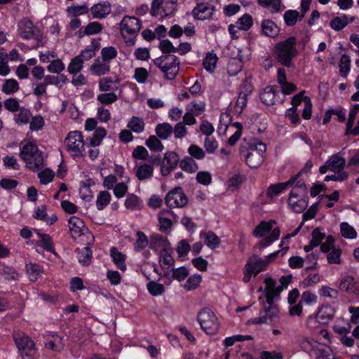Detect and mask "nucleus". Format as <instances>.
Instances as JSON below:
<instances>
[{
  "label": "nucleus",
  "mask_w": 359,
  "mask_h": 359,
  "mask_svg": "<svg viewBox=\"0 0 359 359\" xmlns=\"http://www.w3.org/2000/svg\"><path fill=\"white\" fill-rule=\"evenodd\" d=\"M151 243H154L155 244L162 245L165 249L168 245V241L166 238H163L162 236H154L152 237ZM160 264L162 267H169L170 266H172L175 263L174 259L165 250H163L160 254Z\"/></svg>",
  "instance_id": "14"
},
{
  "label": "nucleus",
  "mask_w": 359,
  "mask_h": 359,
  "mask_svg": "<svg viewBox=\"0 0 359 359\" xmlns=\"http://www.w3.org/2000/svg\"><path fill=\"white\" fill-rule=\"evenodd\" d=\"M144 121L137 116H133L127 124V127L135 133H141L144 129Z\"/></svg>",
  "instance_id": "33"
},
{
  "label": "nucleus",
  "mask_w": 359,
  "mask_h": 359,
  "mask_svg": "<svg viewBox=\"0 0 359 359\" xmlns=\"http://www.w3.org/2000/svg\"><path fill=\"white\" fill-rule=\"evenodd\" d=\"M149 76L148 71L143 67H138L135 69L134 78L139 83L146 82Z\"/></svg>",
  "instance_id": "62"
},
{
  "label": "nucleus",
  "mask_w": 359,
  "mask_h": 359,
  "mask_svg": "<svg viewBox=\"0 0 359 359\" xmlns=\"http://www.w3.org/2000/svg\"><path fill=\"white\" fill-rule=\"evenodd\" d=\"M20 156L26 163L27 167L32 171L39 170L43 165L42 152L32 142H28L23 146Z\"/></svg>",
  "instance_id": "4"
},
{
  "label": "nucleus",
  "mask_w": 359,
  "mask_h": 359,
  "mask_svg": "<svg viewBox=\"0 0 359 359\" xmlns=\"http://www.w3.org/2000/svg\"><path fill=\"white\" fill-rule=\"evenodd\" d=\"M47 69L50 73L59 74L65 69V65L60 59L54 60L47 67Z\"/></svg>",
  "instance_id": "61"
},
{
  "label": "nucleus",
  "mask_w": 359,
  "mask_h": 359,
  "mask_svg": "<svg viewBox=\"0 0 359 359\" xmlns=\"http://www.w3.org/2000/svg\"><path fill=\"white\" fill-rule=\"evenodd\" d=\"M68 223L69 231L74 239L84 233L85 224L80 218L72 216L69 218Z\"/></svg>",
  "instance_id": "20"
},
{
  "label": "nucleus",
  "mask_w": 359,
  "mask_h": 359,
  "mask_svg": "<svg viewBox=\"0 0 359 359\" xmlns=\"http://www.w3.org/2000/svg\"><path fill=\"white\" fill-rule=\"evenodd\" d=\"M198 320L201 328L208 334H213L218 330L217 317L209 309H203L198 313Z\"/></svg>",
  "instance_id": "7"
},
{
  "label": "nucleus",
  "mask_w": 359,
  "mask_h": 359,
  "mask_svg": "<svg viewBox=\"0 0 359 359\" xmlns=\"http://www.w3.org/2000/svg\"><path fill=\"white\" fill-rule=\"evenodd\" d=\"M295 181L296 177H292L286 182L271 184L267 189L266 196L269 198L278 196L289 186H292Z\"/></svg>",
  "instance_id": "24"
},
{
  "label": "nucleus",
  "mask_w": 359,
  "mask_h": 359,
  "mask_svg": "<svg viewBox=\"0 0 359 359\" xmlns=\"http://www.w3.org/2000/svg\"><path fill=\"white\" fill-rule=\"evenodd\" d=\"M280 236V230L278 228L274 229L271 233L264 239L260 241L255 246V248H262L269 246L273 241H276Z\"/></svg>",
  "instance_id": "36"
},
{
  "label": "nucleus",
  "mask_w": 359,
  "mask_h": 359,
  "mask_svg": "<svg viewBox=\"0 0 359 359\" xmlns=\"http://www.w3.org/2000/svg\"><path fill=\"white\" fill-rule=\"evenodd\" d=\"M214 12V7L208 3L198 4L192 11L193 15L198 20H206L212 17Z\"/></svg>",
  "instance_id": "19"
},
{
  "label": "nucleus",
  "mask_w": 359,
  "mask_h": 359,
  "mask_svg": "<svg viewBox=\"0 0 359 359\" xmlns=\"http://www.w3.org/2000/svg\"><path fill=\"white\" fill-rule=\"evenodd\" d=\"M341 233L343 237L347 239H355L357 238V232L355 229L347 222H342L340 224Z\"/></svg>",
  "instance_id": "46"
},
{
  "label": "nucleus",
  "mask_w": 359,
  "mask_h": 359,
  "mask_svg": "<svg viewBox=\"0 0 359 359\" xmlns=\"http://www.w3.org/2000/svg\"><path fill=\"white\" fill-rule=\"evenodd\" d=\"M339 289L348 294L359 296V281L351 276L346 275L340 280Z\"/></svg>",
  "instance_id": "15"
},
{
  "label": "nucleus",
  "mask_w": 359,
  "mask_h": 359,
  "mask_svg": "<svg viewBox=\"0 0 359 359\" xmlns=\"http://www.w3.org/2000/svg\"><path fill=\"white\" fill-rule=\"evenodd\" d=\"M0 275L8 280H15L18 278V273L16 271L8 266H0Z\"/></svg>",
  "instance_id": "44"
},
{
  "label": "nucleus",
  "mask_w": 359,
  "mask_h": 359,
  "mask_svg": "<svg viewBox=\"0 0 359 359\" xmlns=\"http://www.w3.org/2000/svg\"><path fill=\"white\" fill-rule=\"evenodd\" d=\"M118 99L114 93H102L97 96V100L104 104H110L116 102Z\"/></svg>",
  "instance_id": "60"
},
{
  "label": "nucleus",
  "mask_w": 359,
  "mask_h": 359,
  "mask_svg": "<svg viewBox=\"0 0 359 359\" xmlns=\"http://www.w3.org/2000/svg\"><path fill=\"white\" fill-rule=\"evenodd\" d=\"M177 4V0H153L151 8L152 16H168L173 13Z\"/></svg>",
  "instance_id": "8"
},
{
  "label": "nucleus",
  "mask_w": 359,
  "mask_h": 359,
  "mask_svg": "<svg viewBox=\"0 0 359 359\" xmlns=\"http://www.w3.org/2000/svg\"><path fill=\"white\" fill-rule=\"evenodd\" d=\"M107 132L103 128L95 129L93 136L90 138V144L92 147H96L101 144L102 140L105 137Z\"/></svg>",
  "instance_id": "48"
},
{
  "label": "nucleus",
  "mask_w": 359,
  "mask_h": 359,
  "mask_svg": "<svg viewBox=\"0 0 359 359\" xmlns=\"http://www.w3.org/2000/svg\"><path fill=\"white\" fill-rule=\"evenodd\" d=\"M196 181L201 184L208 186L212 182V176L208 171H200L196 175Z\"/></svg>",
  "instance_id": "63"
},
{
  "label": "nucleus",
  "mask_w": 359,
  "mask_h": 359,
  "mask_svg": "<svg viewBox=\"0 0 359 359\" xmlns=\"http://www.w3.org/2000/svg\"><path fill=\"white\" fill-rule=\"evenodd\" d=\"M13 338L23 359H33L36 354L34 341L22 332H16Z\"/></svg>",
  "instance_id": "5"
},
{
  "label": "nucleus",
  "mask_w": 359,
  "mask_h": 359,
  "mask_svg": "<svg viewBox=\"0 0 359 359\" xmlns=\"http://www.w3.org/2000/svg\"><path fill=\"white\" fill-rule=\"evenodd\" d=\"M27 272L31 280H36L38 276L43 273L40 265L36 264H29L26 266Z\"/></svg>",
  "instance_id": "54"
},
{
  "label": "nucleus",
  "mask_w": 359,
  "mask_h": 359,
  "mask_svg": "<svg viewBox=\"0 0 359 359\" xmlns=\"http://www.w3.org/2000/svg\"><path fill=\"white\" fill-rule=\"evenodd\" d=\"M300 16L301 15L297 11L288 10L284 13L283 18L287 26H293L298 20H302L300 19Z\"/></svg>",
  "instance_id": "42"
},
{
  "label": "nucleus",
  "mask_w": 359,
  "mask_h": 359,
  "mask_svg": "<svg viewBox=\"0 0 359 359\" xmlns=\"http://www.w3.org/2000/svg\"><path fill=\"white\" fill-rule=\"evenodd\" d=\"M201 282V276L198 274H194L190 276L186 281L184 287L187 290H192L196 289Z\"/></svg>",
  "instance_id": "58"
},
{
  "label": "nucleus",
  "mask_w": 359,
  "mask_h": 359,
  "mask_svg": "<svg viewBox=\"0 0 359 359\" xmlns=\"http://www.w3.org/2000/svg\"><path fill=\"white\" fill-rule=\"evenodd\" d=\"M157 136L162 139L166 140L172 133L171 125L168 123L158 124L155 128Z\"/></svg>",
  "instance_id": "38"
},
{
  "label": "nucleus",
  "mask_w": 359,
  "mask_h": 359,
  "mask_svg": "<svg viewBox=\"0 0 359 359\" xmlns=\"http://www.w3.org/2000/svg\"><path fill=\"white\" fill-rule=\"evenodd\" d=\"M45 125L43 118L37 115L32 117V120L29 121V129L32 131H39L41 130Z\"/></svg>",
  "instance_id": "59"
},
{
  "label": "nucleus",
  "mask_w": 359,
  "mask_h": 359,
  "mask_svg": "<svg viewBox=\"0 0 359 359\" xmlns=\"http://www.w3.org/2000/svg\"><path fill=\"white\" fill-rule=\"evenodd\" d=\"M180 167L184 171L189 173H194L198 169V164L189 156H187L180 161Z\"/></svg>",
  "instance_id": "34"
},
{
  "label": "nucleus",
  "mask_w": 359,
  "mask_h": 359,
  "mask_svg": "<svg viewBox=\"0 0 359 359\" xmlns=\"http://www.w3.org/2000/svg\"><path fill=\"white\" fill-rule=\"evenodd\" d=\"M164 76L166 79L172 80L177 75L180 69V62L177 57L173 55H165Z\"/></svg>",
  "instance_id": "12"
},
{
  "label": "nucleus",
  "mask_w": 359,
  "mask_h": 359,
  "mask_svg": "<svg viewBox=\"0 0 359 359\" xmlns=\"http://www.w3.org/2000/svg\"><path fill=\"white\" fill-rule=\"evenodd\" d=\"M83 62L80 57H75L72 59L68 67L67 70L71 74H76L79 72L83 68Z\"/></svg>",
  "instance_id": "51"
},
{
  "label": "nucleus",
  "mask_w": 359,
  "mask_h": 359,
  "mask_svg": "<svg viewBox=\"0 0 359 359\" xmlns=\"http://www.w3.org/2000/svg\"><path fill=\"white\" fill-rule=\"evenodd\" d=\"M266 150V144L255 140L241 147V153L245 157L246 163L252 168H258L263 163Z\"/></svg>",
  "instance_id": "1"
},
{
  "label": "nucleus",
  "mask_w": 359,
  "mask_h": 359,
  "mask_svg": "<svg viewBox=\"0 0 359 359\" xmlns=\"http://www.w3.org/2000/svg\"><path fill=\"white\" fill-rule=\"evenodd\" d=\"M200 237L203 238L207 246L212 249L217 248L220 243L219 238L212 231L201 232Z\"/></svg>",
  "instance_id": "31"
},
{
  "label": "nucleus",
  "mask_w": 359,
  "mask_h": 359,
  "mask_svg": "<svg viewBox=\"0 0 359 359\" xmlns=\"http://www.w3.org/2000/svg\"><path fill=\"white\" fill-rule=\"evenodd\" d=\"M278 93V88L275 86H266L260 94V99L266 105L274 104L278 100L276 94Z\"/></svg>",
  "instance_id": "21"
},
{
  "label": "nucleus",
  "mask_w": 359,
  "mask_h": 359,
  "mask_svg": "<svg viewBox=\"0 0 359 359\" xmlns=\"http://www.w3.org/2000/svg\"><path fill=\"white\" fill-rule=\"evenodd\" d=\"M252 25V18L250 15L245 14L237 21V27L239 29L248 30Z\"/></svg>",
  "instance_id": "57"
},
{
  "label": "nucleus",
  "mask_w": 359,
  "mask_h": 359,
  "mask_svg": "<svg viewBox=\"0 0 359 359\" xmlns=\"http://www.w3.org/2000/svg\"><path fill=\"white\" fill-rule=\"evenodd\" d=\"M345 165V159L338 155L332 156L327 161V166H330V170L337 172L341 170Z\"/></svg>",
  "instance_id": "37"
},
{
  "label": "nucleus",
  "mask_w": 359,
  "mask_h": 359,
  "mask_svg": "<svg viewBox=\"0 0 359 359\" xmlns=\"http://www.w3.org/2000/svg\"><path fill=\"white\" fill-rule=\"evenodd\" d=\"M46 342L45 346L53 351H61L64 348V343L62 337L56 334H47L46 335Z\"/></svg>",
  "instance_id": "23"
},
{
  "label": "nucleus",
  "mask_w": 359,
  "mask_h": 359,
  "mask_svg": "<svg viewBox=\"0 0 359 359\" xmlns=\"http://www.w3.org/2000/svg\"><path fill=\"white\" fill-rule=\"evenodd\" d=\"M102 60L109 64L110 61L117 55V51L114 47L108 46L101 50Z\"/></svg>",
  "instance_id": "53"
},
{
  "label": "nucleus",
  "mask_w": 359,
  "mask_h": 359,
  "mask_svg": "<svg viewBox=\"0 0 359 359\" xmlns=\"http://www.w3.org/2000/svg\"><path fill=\"white\" fill-rule=\"evenodd\" d=\"M140 27L141 22L135 17L125 16L120 23L121 32L123 36L137 33Z\"/></svg>",
  "instance_id": "11"
},
{
  "label": "nucleus",
  "mask_w": 359,
  "mask_h": 359,
  "mask_svg": "<svg viewBox=\"0 0 359 359\" xmlns=\"http://www.w3.org/2000/svg\"><path fill=\"white\" fill-rule=\"evenodd\" d=\"M38 235L41 238L40 246L48 252H54L55 250L53 245L52 239L50 236L41 233H38Z\"/></svg>",
  "instance_id": "56"
},
{
  "label": "nucleus",
  "mask_w": 359,
  "mask_h": 359,
  "mask_svg": "<svg viewBox=\"0 0 359 359\" xmlns=\"http://www.w3.org/2000/svg\"><path fill=\"white\" fill-rule=\"evenodd\" d=\"M90 11L94 18H104L111 13V4L108 1L96 4L91 7Z\"/></svg>",
  "instance_id": "22"
},
{
  "label": "nucleus",
  "mask_w": 359,
  "mask_h": 359,
  "mask_svg": "<svg viewBox=\"0 0 359 359\" xmlns=\"http://www.w3.org/2000/svg\"><path fill=\"white\" fill-rule=\"evenodd\" d=\"M267 265L266 261H264V259L257 255H253L249 258L245 267L247 268V270L252 272L254 276H256L259 272L265 270Z\"/></svg>",
  "instance_id": "18"
},
{
  "label": "nucleus",
  "mask_w": 359,
  "mask_h": 359,
  "mask_svg": "<svg viewBox=\"0 0 359 359\" xmlns=\"http://www.w3.org/2000/svg\"><path fill=\"white\" fill-rule=\"evenodd\" d=\"M146 145L152 151H161L164 149L161 142L155 135H151L149 137L146 141Z\"/></svg>",
  "instance_id": "50"
},
{
  "label": "nucleus",
  "mask_w": 359,
  "mask_h": 359,
  "mask_svg": "<svg viewBox=\"0 0 359 359\" xmlns=\"http://www.w3.org/2000/svg\"><path fill=\"white\" fill-rule=\"evenodd\" d=\"M165 203L170 208H184L188 203V198L182 188L176 187L167 194Z\"/></svg>",
  "instance_id": "9"
},
{
  "label": "nucleus",
  "mask_w": 359,
  "mask_h": 359,
  "mask_svg": "<svg viewBox=\"0 0 359 359\" xmlns=\"http://www.w3.org/2000/svg\"><path fill=\"white\" fill-rule=\"evenodd\" d=\"M67 13L72 17H77L87 14L89 8L86 5H73L67 8Z\"/></svg>",
  "instance_id": "41"
},
{
  "label": "nucleus",
  "mask_w": 359,
  "mask_h": 359,
  "mask_svg": "<svg viewBox=\"0 0 359 359\" xmlns=\"http://www.w3.org/2000/svg\"><path fill=\"white\" fill-rule=\"evenodd\" d=\"M18 32L21 38L26 40H34L36 42L34 48L44 46L45 41L42 32L29 18H23L18 22Z\"/></svg>",
  "instance_id": "3"
},
{
  "label": "nucleus",
  "mask_w": 359,
  "mask_h": 359,
  "mask_svg": "<svg viewBox=\"0 0 359 359\" xmlns=\"http://www.w3.org/2000/svg\"><path fill=\"white\" fill-rule=\"evenodd\" d=\"M110 255L117 267L122 271H125L126 270V256L114 247L111 248Z\"/></svg>",
  "instance_id": "28"
},
{
  "label": "nucleus",
  "mask_w": 359,
  "mask_h": 359,
  "mask_svg": "<svg viewBox=\"0 0 359 359\" xmlns=\"http://www.w3.org/2000/svg\"><path fill=\"white\" fill-rule=\"evenodd\" d=\"M257 1L261 6L269 8L272 12L280 11V0H257Z\"/></svg>",
  "instance_id": "52"
},
{
  "label": "nucleus",
  "mask_w": 359,
  "mask_h": 359,
  "mask_svg": "<svg viewBox=\"0 0 359 359\" xmlns=\"http://www.w3.org/2000/svg\"><path fill=\"white\" fill-rule=\"evenodd\" d=\"M153 172L154 168L152 165L144 163L137 168L135 175L140 180H144L151 178Z\"/></svg>",
  "instance_id": "32"
},
{
  "label": "nucleus",
  "mask_w": 359,
  "mask_h": 359,
  "mask_svg": "<svg viewBox=\"0 0 359 359\" xmlns=\"http://www.w3.org/2000/svg\"><path fill=\"white\" fill-rule=\"evenodd\" d=\"M178 163H180V158L176 152H166L164 155L161 168L162 175H169L170 172L177 167Z\"/></svg>",
  "instance_id": "13"
},
{
  "label": "nucleus",
  "mask_w": 359,
  "mask_h": 359,
  "mask_svg": "<svg viewBox=\"0 0 359 359\" xmlns=\"http://www.w3.org/2000/svg\"><path fill=\"white\" fill-rule=\"evenodd\" d=\"M334 316V311L330 306L321 307L316 314V320L322 323L327 324L332 320Z\"/></svg>",
  "instance_id": "26"
},
{
  "label": "nucleus",
  "mask_w": 359,
  "mask_h": 359,
  "mask_svg": "<svg viewBox=\"0 0 359 359\" xmlns=\"http://www.w3.org/2000/svg\"><path fill=\"white\" fill-rule=\"evenodd\" d=\"M31 116L30 111L22 107L18 110V113L15 115V121L18 124H27L29 122Z\"/></svg>",
  "instance_id": "40"
},
{
  "label": "nucleus",
  "mask_w": 359,
  "mask_h": 359,
  "mask_svg": "<svg viewBox=\"0 0 359 359\" xmlns=\"http://www.w3.org/2000/svg\"><path fill=\"white\" fill-rule=\"evenodd\" d=\"M217 60L218 57L216 54L208 53L203 62V65L205 70L212 73L216 68Z\"/></svg>",
  "instance_id": "39"
},
{
  "label": "nucleus",
  "mask_w": 359,
  "mask_h": 359,
  "mask_svg": "<svg viewBox=\"0 0 359 359\" xmlns=\"http://www.w3.org/2000/svg\"><path fill=\"white\" fill-rule=\"evenodd\" d=\"M147 290L149 293L153 296H158L162 294L164 291V286L161 284L156 283L155 281H150L147 285Z\"/></svg>",
  "instance_id": "55"
},
{
  "label": "nucleus",
  "mask_w": 359,
  "mask_h": 359,
  "mask_svg": "<svg viewBox=\"0 0 359 359\" xmlns=\"http://www.w3.org/2000/svg\"><path fill=\"white\" fill-rule=\"evenodd\" d=\"M279 318V309L276 304H264L259 316L252 319L254 324L271 323Z\"/></svg>",
  "instance_id": "10"
},
{
  "label": "nucleus",
  "mask_w": 359,
  "mask_h": 359,
  "mask_svg": "<svg viewBox=\"0 0 359 359\" xmlns=\"http://www.w3.org/2000/svg\"><path fill=\"white\" fill-rule=\"evenodd\" d=\"M252 91V86L248 81H245L240 88V93L236 103V111L241 113L246 107L248 97Z\"/></svg>",
  "instance_id": "17"
},
{
  "label": "nucleus",
  "mask_w": 359,
  "mask_h": 359,
  "mask_svg": "<svg viewBox=\"0 0 359 359\" xmlns=\"http://www.w3.org/2000/svg\"><path fill=\"white\" fill-rule=\"evenodd\" d=\"M142 201L136 195L128 194L125 201V207L133 210H139L142 207Z\"/></svg>",
  "instance_id": "35"
},
{
  "label": "nucleus",
  "mask_w": 359,
  "mask_h": 359,
  "mask_svg": "<svg viewBox=\"0 0 359 359\" xmlns=\"http://www.w3.org/2000/svg\"><path fill=\"white\" fill-rule=\"evenodd\" d=\"M90 69L96 76H102L108 73L110 70L109 64L100 60L99 58L95 60L94 62L91 65Z\"/></svg>",
  "instance_id": "25"
},
{
  "label": "nucleus",
  "mask_w": 359,
  "mask_h": 359,
  "mask_svg": "<svg viewBox=\"0 0 359 359\" xmlns=\"http://www.w3.org/2000/svg\"><path fill=\"white\" fill-rule=\"evenodd\" d=\"M172 278L179 281L184 280L189 275L188 269L184 266H181L177 269H172Z\"/></svg>",
  "instance_id": "64"
},
{
  "label": "nucleus",
  "mask_w": 359,
  "mask_h": 359,
  "mask_svg": "<svg viewBox=\"0 0 359 359\" xmlns=\"http://www.w3.org/2000/svg\"><path fill=\"white\" fill-rule=\"evenodd\" d=\"M276 222L273 220L269 222L262 221L259 225H257L253 231V235L255 237L261 238L263 237L266 233L272 231L273 229V224Z\"/></svg>",
  "instance_id": "29"
},
{
  "label": "nucleus",
  "mask_w": 359,
  "mask_h": 359,
  "mask_svg": "<svg viewBox=\"0 0 359 359\" xmlns=\"http://www.w3.org/2000/svg\"><path fill=\"white\" fill-rule=\"evenodd\" d=\"M79 262L83 266H88L91 262L92 252L89 247L76 250Z\"/></svg>",
  "instance_id": "30"
},
{
  "label": "nucleus",
  "mask_w": 359,
  "mask_h": 359,
  "mask_svg": "<svg viewBox=\"0 0 359 359\" xmlns=\"http://www.w3.org/2000/svg\"><path fill=\"white\" fill-rule=\"evenodd\" d=\"M264 34L269 37H276L279 33L278 27L271 20H264L262 23Z\"/></svg>",
  "instance_id": "27"
},
{
  "label": "nucleus",
  "mask_w": 359,
  "mask_h": 359,
  "mask_svg": "<svg viewBox=\"0 0 359 359\" xmlns=\"http://www.w3.org/2000/svg\"><path fill=\"white\" fill-rule=\"evenodd\" d=\"M296 44V37L291 36L276 45L274 54L278 62L287 67L291 66L292 58L297 54Z\"/></svg>",
  "instance_id": "2"
},
{
  "label": "nucleus",
  "mask_w": 359,
  "mask_h": 359,
  "mask_svg": "<svg viewBox=\"0 0 359 359\" xmlns=\"http://www.w3.org/2000/svg\"><path fill=\"white\" fill-rule=\"evenodd\" d=\"M307 196L299 195L296 192H290L288 198V205L297 213L302 212L308 205Z\"/></svg>",
  "instance_id": "16"
},
{
  "label": "nucleus",
  "mask_w": 359,
  "mask_h": 359,
  "mask_svg": "<svg viewBox=\"0 0 359 359\" xmlns=\"http://www.w3.org/2000/svg\"><path fill=\"white\" fill-rule=\"evenodd\" d=\"M111 201V195L107 191H100L98 194L97 201H96V207L97 210H103L110 202Z\"/></svg>",
  "instance_id": "43"
},
{
  "label": "nucleus",
  "mask_w": 359,
  "mask_h": 359,
  "mask_svg": "<svg viewBox=\"0 0 359 359\" xmlns=\"http://www.w3.org/2000/svg\"><path fill=\"white\" fill-rule=\"evenodd\" d=\"M65 145L72 156L79 157L83 156L85 143L81 132L75 130L69 133L65 140Z\"/></svg>",
  "instance_id": "6"
},
{
  "label": "nucleus",
  "mask_w": 359,
  "mask_h": 359,
  "mask_svg": "<svg viewBox=\"0 0 359 359\" xmlns=\"http://www.w3.org/2000/svg\"><path fill=\"white\" fill-rule=\"evenodd\" d=\"M18 90L19 83L13 79H6L2 86V92L6 95L13 94Z\"/></svg>",
  "instance_id": "45"
},
{
  "label": "nucleus",
  "mask_w": 359,
  "mask_h": 359,
  "mask_svg": "<svg viewBox=\"0 0 359 359\" xmlns=\"http://www.w3.org/2000/svg\"><path fill=\"white\" fill-rule=\"evenodd\" d=\"M339 72L344 77H346L351 68V59L350 57L344 54L341 55L339 60Z\"/></svg>",
  "instance_id": "47"
},
{
  "label": "nucleus",
  "mask_w": 359,
  "mask_h": 359,
  "mask_svg": "<svg viewBox=\"0 0 359 359\" xmlns=\"http://www.w3.org/2000/svg\"><path fill=\"white\" fill-rule=\"evenodd\" d=\"M348 23V17L344 15L341 17H335L330 22V27L336 30H341Z\"/></svg>",
  "instance_id": "49"
}]
</instances>
